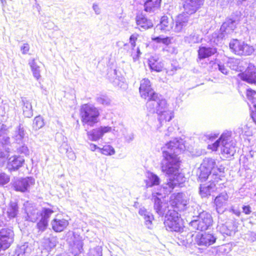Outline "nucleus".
Listing matches in <instances>:
<instances>
[{
  "mask_svg": "<svg viewBox=\"0 0 256 256\" xmlns=\"http://www.w3.org/2000/svg\"><path fill=\"white\" fill-rule=\"evenodd\" d=\"M183 144L177 140H170L166 144V150H162L163 162L161 164L162 171L169 176L180 174L181 160L174 152L182 149Z\"/></svg>",
  "mask_w": 256,
  "mask_h": 256,
  "instance_id": "1",
  "label": "nucleus"
},
{
  "mask_svg": "<svg viewBox=\"0 0 256 256\" xmlns=\"http://www.w3.org/2000/svg\"><path fill=\"white\" fill-rule=\"evenodd\" d=\"M184 12L178 16L176 20V32H181L187 25L188 18L186 15L194 14L204 4V0H182Z\"/></svg>",
  "mask_w": 256,
  "mask_h": 256,
  "instance_id": "2",
  "label": "nucleus"
},
{
  "mask_svg": "<svg viewBox=\"0 0 256 256\" xmlns=\"http://www.w3.org/2000/svg\"><path fill=\"white\" fill-rule=\"evenodd\" d=\"M79 117L83 126H93L99 122L98 108L89 103L82 104L79 108Z\"/></svg>",
  "mask_w": 256,
  "mask_h": 256,
  "instance_id": "3",
  "label": "nucleus"
},
{
  "mask_svg": "<svg viewBox=\"0 0 256 256\" xmlns=\"http://www.w3.org/2000/svg\"><path fill=\"white\" fill-rule=\"evenodd\" d=\"M138 91L140 97L146 100L150 108L152 104H156L162 99L160 95L154 90L152 82L148 78H144L140 81Z\"/></svg>",
  "mask_w": 256,
  "mask_h": 256,
  "instance_id": "4",
  "label": "nucleus"
},
{
  "mask_svg": "<svg viewBox=\"0 0 256 256\" xmlns=\"http://www.w3.org/2000/svg\"><path fill=\"white\" fill-rule=\"evenodd\" d=\"M164 225L167 230L172 232H182L184 228L180 215L172 210H169L166 215Z\"/></svg>",
  "mask_w": 256,
  "mask_h": 256,
  "instance_id": "5",
  "label": "nucleus"
},
{
  "mask_svg": "<svg viewBox=\"0 0 256 256\" xmlns=\"http://www.w3.org/2000/svg\"><path fill=\"white\" fill-rule=\"evenodd\" d=\"M151 108L156 110L161 124H166L174 118L173 112L168 109L167 102L163 98L156 104H152Z\"/></svg>",
  "mask_w": 256,
  "mask_h": 256,
  "instance_id": "6",
  "label": "nucleus"
},
{
  "mask_svg": "<svg viewBox=\"0 0 256 256\" xmlns=\"http://www.w3.org/2000/svg\"><path fill=\"white\" fill-rule=\"evenodd\" d=\"M229 48L232 53L238 56H249L254 51L253 47L236 38L229 43Z\"/></svg>",
  "mask_w": 256,
  "mask_h": 256,
  "instance_id": "7",
  "label": "nucleus"
},
{
  "mask_svg": "<svg viewBox=\"0 0 256 256\" xmlns=\"http://www.w3.org/2000/svg\"><path fill=\"white\" fill-rule=\"evenodd\" d=\"M51 207L43 208L40 212L36 213L37 216L35 220H38L36 226L38 232H43L47 228L48 220L55 212L54 206H51Z\"/></svg>",
  "mask_w": 256,
  "mask_h": 256,
  "instance_id": "8",
  "label": "nucleus"
},
{
  "mask_svg": "<svg viewBox=\"0 0 256 256\" xmlns=\"http://www.w3.org/2000/svg\"><path fill=\"white\" fill-rule=\"evenodd\" d=\"M14 232L9 228L0 230V252L8 249L14 241Z\"/></svg>",
  "mask_w": 256,
  "mask_h": 256,
  "instance_id": "9",
  "label": "nucleus"
},
{
  "mask_svg": "<svg viewBox=\"0 0 256 256\" xmlns=\"http://www.w3.org/2000/svg\"><path fill=\"white\" fill-rule=\"evenodd\" d=\"M240 21L238 16L235 18H228L222 23L220 28V37L223 38L226 35L233 33L237 28V24Z\"/></svg>",
  "mask_w": 256,
  "mask_h": 256,
  "instance_id": "10",
  "label": "nucleus"
},
{
  "mask_svg": "<svg viewBox=\"0 0 256 256\" xmlns=\"http://www.w3.org/2000/svg\"><path fill=\"white\" fill-rule=\"evenodd\" d=\"M226 137V140H222L220 146L222 154L226 158H230L235 154L236 144L231 140V135L230 133H224Z\"/></svg>",
  "mask_w": 256,
  "mask_h": 256,
  "instance_id": "11",
  "label": "nucleus"
},
{
  "mask_svg": "<svg viewBox=\"0 0 256 256\" xmlns=\"http://www.w3.org/2000/svg\"><path fill=\"white\" fill-rule=\"evenodd\" d=\"M170 202L174 210L177 212L184 210L187 205V200L182 192L173 194L170 198Z\"/></svg>",
  "mask_w": 256,
  "mask_h": 256,
  "instance_id": "12",
  "label": "nucleus"
},
{
  "mask_svg": "<svg viewBox=\"0 0 256 256\" xmlns=\"http://www.w3.org/2000/svg\"><path fill=\"white\" fill-rule=\"evenodd\" d=\"M236 71L240 72L238 76L242 80L250 84H256V68L254 66L250 65L244 71Z\"/></svg>",
  "mask_w": 256,
  "mask_h": 256,
  "instance_id": "13",
  "label": "nucleus"
},
{
  "mask_svg": "<svg viewBox=\"0 0 256 256\" xmlns=\"http://www.w3.org/2000/svg\"><path fill=\"white\" fill-rule=\"evenodd\" d=\"M214 164V160L212 158H207L204 160L199 168L198 178L200 180L204 181L208 179Z\"/></svg>",
  "mask_w": 256,
  "mask_h": 256,
  "instance_id": "14",
  "label": "nucleus"
},
{
  "mask_svg": "<svg viewBox=\"0 0 256 256\" xmlns=\"http://www.w3.org/2000/svg\"><path fill=\"white\" fill-rule=\"evenodd\" d=\"M212 224V217L208 214H202L198 220L192 222V224L196 226V230L201 231L207 230Z\"/></svg>",
  "mask_w": 256,
  "mask_h": 256,
  "instance_id": "15",
  "label": "nucleus"
},
{
  "mask_svg": "<svg viewBox=\"0 0 256 256\" xmlns=\"http://www.w3.org/2000/svg\"><path fill=\"white\" fill-rule=\"evenodd\" d=\"M34 184V180L28 177L16 179L12 184L14 190L17 192H24L28 190L30 186Z\"/></svg>",
  "mask_w": 256,
  "mask_h": 256,
  "instance_id": "16",
  "label": "nucleus"
},
{
  "mask_svg": "<svg viewBox=\"0 0 256 256\" xmlns=\"http://www.w3.org/2000/svg\"><path fill=\"white\" fill-rule=\"evenodd\" d=\"M112 130V128L110 126H100L92 130L88 131L87 136L89 140L92 141H97L102 138L103 136Z\"/></svg>",
  "mask_w": 256,
  "mask_h": 256,
  "instance_id": "17",
  "label": "nucleus"
},
{
  "mask_svg": "<svg viewBox=\"0 0 256 256\" xmlns=\"http://www.w3.org/2000/svg\"><path fill=\"white\" fill-rule=\"evenodd\" d=\"M216 238L208 233L198 234L195 238L196 243L200 246H208L216 242Z\"/></svg>",
  "mask_w": 256,
  "mask_h": 256,
  "instance_id": "18",
  "label": "nucleus"
},
{
  "mask_svg": "<svg viewBox=\"0 0 256 256\" xmlns=\"http://www.w3.org/2000/svg\"><path fill=\"white\" fill-rule=\"evenodd\" d=\"M52 228L56 232L64 231L69 225L68 220L66 218L56 217L51 222Z\"/></svg>",
  "mask_w": 256,
  "mask_h": 256,
  "instance_id": "19",
  "label": "nucleus"
},
{
  "mask_svg": "<svg viewBox=\"0 0 256 256\" xmlns=\"http://www.w3.org/2000/svg\"><path fill=\"white\" fill-rule=\"evenodd\" d=\"M246 94L248 100L253 104V108H250V117L256 124V91L250 88L246 90Z\"/></svg>",
  "mask_w": 256,
  "mask_h": 256,
  "instance_id": "20",
  "label": "nucleus"
},
{
  "mask_svg": "<svg viewBox=\"0 0 256 256\" xmlns=\"http://www.w3.org/2000/svg\"><path fill=\"white\" fill-rule=\"evenodd\" d=\"M217 52V50L216 48L200 46L198 50V59L202 60L214 56Z\"/></svg>",
  "mask_w": 256,
  "mask_h": 256,
  "instance_id": "21",
  "label": "nucleus"
},
{
  "mask_svg": "<svg viewBox=\"0 0 256 256\" xmlns=\"http://www.w3.org/2000/svg\"><path fill=\"white\" fill-rule=\"evenodd\" d=\"M24 163V160L20 156H13L8 162V166L11 171L16 170L22 167Z\"/></svg>",
  "mask_w": 256,
  "mask_h": 256,
  "instance_id": "22",
  "label": "nucleus"
},
{
  "mask_svg": "<svg viewBox=\"0 0 256 256\" xmlns=\"http://www.w3.org/2000/svg\"><path fill=\"white\" fill-rule=\"evenodd\" d=\"M136 24L138 28L141 30H146L152 28L154 26L152 22L142 14L136 16Z\"/></svg>",
  "mask_w": 256,
  "mask_h": 256,
  "instance_id": "23",
  "label": "nucleus"
},
{
  "mask_svg": "<svg viewBox=\"0 0 256 256\" xmlns=\"http://www.w3.org/2000/svg\"><path fill=\"white\" fill-rule=\"evenodd\" d=\"M228 196L226 192H222L216 196L214 200V203L217 211L224 208L227 205Z\"/></svg>",
  "mask_w": 256,
  "mask_h": 256,
  "instance_id": "24",
  "label": "nucleus"
},
{
  "mask_svg": "<svg viewBox=\"0 0 256 256\" xmlns=\"http://www.w3.org/2000/svg\"><path fill=\"white\" fill-rule=\"evenodd\" d=\"M18 202L10 201L6 208V214L9 220L13 219L18 216Z\"/></svg>",
  "mask_w": 256,
  "mask_h": 256,
  "instance_id": "25",
  "label": "nucleus"
},
{
  "mask_svg": "<svg viewBox=\"0 0 256 256\" xmlns=\"http://www.w3.org/2000/svg\"><path fill=\"white\" fill-rule=\"evenodd\" d=\"M212 168L211 172L212 176H214V182H218L220 180H222V178L224 176L225 168L222 165L218 166L214 160V164Z\"/></svg>",
  "mask_w": 256,
  "mask_h": 256,
  "instance_id": "26",
  "label": "nucleus"
},
{
  "mask_svg": "<svg viewBox=\"0 0 256 256\" xmlns=\"http://www.w3.org/2000/svg\"><path fill=\"white\" fill-rule=\"evenodd\" d=\"M162 0H146L144 2V10L146 12H154L158 9L161 4Z\"/></svg>",
  "mask_w": 256,
  "mask_h": 256,
  "instance_id": "27",
  "label": "nucleus"
},
{
  "mask_svg": "<svg viewBox=\"0 0 256 256\" xmlns=\"http://www.w3.org/2000/svg\"><path fill=\"white\" fill-rule=\"evenodd\" d=\"M148 66L152 70L156 72H162L164 68L162 62L159 60L158 58H156L154 56H151L149 58Z\"/></svg>",
  "mask_w": 256,
  "mask_h": 256,
  "instance_id": "28",
  "label": "nucleus"
},
{
  "mask_svg": "<svg viewBox=\"0 0 256 256\" xmlns=\"http://www.w3.org/2000/svg\"><path fill=\"white\" fill-rule=\"evenodd\" d=\"M216 190V184L214 183L208 186H200V194L202 198H208Z\"/></svg>",
  "mask_w": 256,
  "mask_h": 256,
  "instance_id": "29",
  "label": "nucleus"
},
{
  "mask_svg": "<svg viewBox=\"0 0 256 256\" xmlns=\"http://www.w3.org/2000/svg\"><path fill=\"white\" fill-rule=\"evenodd\" d=\"M146 184L147 188L152 187L159 184V178L154 174H150L146 180Z\"/></svg>",
  "mask_w": 256,
  "mask_h": 256,
  "instance_id": "30",
  "label": "nucleus"
},
{
  "mask_svg": "<svg viewBox=\"0 0 256 256\" xmlns=\"http://www.w3.org/2000/svg\"><path fill=\"white\" fill-rule=\"evenodd\" d=\"M22 109L23 114L26 117L30 118L32 116V106L30 102L28 100L24 101Z\"/></svg>",
  "mask_w": 256,
  "mask_h": 256,
  "instance_id": "31",
  "label": "nucleus"
},
{
  "mask_svg": "<svg viewBox=\"0 0 256 256\" xmlns=\"http://www.w3.org/2000/svg\"><path fill=\"white\" fill-rule=\"evenodd\" d=\"M45 124L44 120L40 116H36L32 122V126L34 130L42 128Z\"/></svg>",
  "mask_w": 256,
  "mask_h": 256,
  "instance_id": "32",
  "label": "nucleus"
},
{
  "mask_svg": "<svg viewBox=\"0 0 256 256\" xmlns=\"http://www.w3.org/2000/svg\"><path fill=\"white\" fill-rule=\"evenodd\" d=\"M29 65L32 72L33 76L36 80L40 78V67L37 65L35 59H32L29 62Z\"/></svg>",
  "mask_w": 256,
  "mask_h": 256,
  "instance_id": "33",
  "label": "nucleus"
},
{
  "mask_svg": "<svg viewBox=\"0 0 256 256\" xmlns=\"http://www.w3.org/2000/svg\"><path fill=\"white\" fill-rule=\"evenodd\" d=\"M170 26L168 17L164 16H162L159 24L160 29L162 31L166 32L170 30Z\"/></svg>",
  "mask_w": 256,
  "mask_h": 256,
  "instance_id": "34",
  "label": "nucleus"
},
{
  "mask_svg": "<svg viewBox=\"0 0 256 256\" xmlns=\"http://www.w3.org/2000/svg\"><path fill=\"white\" fill-rule=\"evenodd\" d=\"M226 137L224 134V133H222L219 138L217 140L214 142L213 144H208V149L210 150L212 152H216L218 150V148L220 146V143L222 144V140H226Z\"/></svg>",
  "mask_w": 256,
  "mask_h": 256,
  "instance_id": "35",
  "label": "nucleus"
},
{
  "mask_svg": "<svg viewBox=\"0 0 256 256\" xmlns=\"http://www.w3.org/2000/svg\"><path fill=\"white\" fill-rule=\"evenodd\" d=\"M152 41L156 42L157 43H162L164 45L168 46L172 44V37L166 36L164 38H160V36H156L152 38Z\"/></svg>",
  "mask_w": 256,
  "mask_h": 256,
  "instance_id": "36",
  "label": "nucleus"
},
{
  "mask_svg": "<svg viewBox=\"0 0 256 256\" xmlns=\"http://www.w3.org/2000/svg\"><path fill=\"white\" fill-rule=\"evenodd\" d=\"M102 154L109 156L114 154L115 152L114 148L110 145H106L102 148H100Z\"/></svg>",
  "mask_w": 256,
  "mask_h": 256,
  "instance_id": "37",
  "label": "nucleus"
},
{
  "mask_svg": "<svg viewBox=\"0 0 256 256\" xmlns=\"http://www.w3.org/2000/svg\"><path fill=\"white\" fill-rule=\"evenodd\" d=\"M140 54L141 52L138 48H132V51L130 52V56L134 61H136L139 59Z\"/></svg>",
  "mask_w": 256,
  "mask_h": 256,
  "instance_id": "38",
  "label": "nucleus"
},
{
  "mask_svg": "<svg viewBox=\"0 0 256 256\" xmlns=\"http://www.w3.org/2000/svg\"><path fill=\"white\" fill-rule=\"evenodd\" d=\"M10 180V176L4 172L0 173V186L8 184Z\"/></svg>",
  "mask_w": 256,
  "mask_h": 256,
  "instance_id": "39",
  "label": "nucleus"
},
{
  "mask_svg": "<svg viewBox=\"0 0 256 256\" xmlns=\"http://www.w3.org/2000/svg\"><path fill=\"white\" fill-rule=\"evenodd\" d=\"M162 202L158 198H156L154 204V208L156 212L158 214L162 213Z\"/></svg>",
  "mask_w": 256,
  "mask_h": 256,
  "instance_id": "40",
  "label": "nucleus"
},
{
  "mask_svg": "<svg viewBox=\"0 0 256 256\" xmlns=\"http://www.w3.org/2000/svg\"><path fill=\"white\" fill-rule=\"evenodd\" d=\"M138 37L139 34L136 33L133 34L130 36L129 38V42L132 48L136 47V42L137 41Z\"/></svg>",
  "mask_w": 256,
  "mask_h": 256,
  "instance_id": "41",
  "label": "nucleus"
},
{
  "mask_svg": "<svg viewBox=\"0 0 256 256\" xmlns=\"http://www.w3.org/2000/svg\"><path fill=\"white\" fill-rule=\"evenodd\" d=\"M242 210V212L246 215L250 214L252 212L251 207L249 205L243 206Z\"/></svg>",
  "mask_w": 256,
  "mask_h": 256,
  "instance_id": "42",
  "label": "nucleus"
},
{
  "mask_svg": "<svg viewBox=\"0 0 256 256\" xmlns=\"http://www.w3.org/2000/svg\"><path fill=\"white\" fill-rule=\"evenodd\" d=\"M22 53L23 54H26L30 50V46L28 44H24L20 48Z\"/></svg>",
  "mask_w": 256,
  "mask_h": 256,
  "instance_id": "43",
  "label": "nucleus"
},
{
  "mask_svg": "<svg viewBox=\"0 0 256 256\" xmlns=\"http://www.w3.org/2000/svg\"><path fill=\"white\" fill-rule=\"evenodd\" d=\"M98 148L97 146L94 144H90V149L92 151H94L96 149H98Z\"/></svg>",
  "mask_w": 256,
  "mask_h": 256,
  "instance_id": "44",
  "label": "nucleus"
},
{
  "mask_svg": "<svg viewBox=\"0 0 256 256\" xmlns=\"http://www.w3.org/2000/svg\"><path fill=\"white\" fill-rule=\"evenodd\" d=\"M232 212L233 214H234L237 216H240L241 215V212L239 210H232Z\"/></svg>",
  "mask_w": 256,
  "mask_h": 256,
  "instance_id": "45",
  "label": "nucleus"
},
{
  "mask_svg": "<svg viewBox=\"0 0 256 256\" xmlns=\"http://www.w3.org/2000/svg\"><path fill=\"white\" fill-rule=\"evenodd\" d=\"M167 184L168 186L170 188H173L176 186L175 184H172L171 182H168Z\"/></svg>",
  "mask_w": 256,
  "mask_h": 256,
  "instance_id": "46",
  "label": "nucleus"
},
{
  "mask_svg": "<svg viewBox=\"0 0 256 256\" xmlns=\"http://www.w3.org/2000/svg\"><path fill=\"white\" fill-rule=\"evenodd\" d=\"M247 0H237V3L238 4H241L243 2L246 1Z\"/></svg>",
  "mask_w": 256,
  "mask_h": 256,
  "instance_id": "47",
  "label": "nucleus"
},
{
  "mask_svg": "<svg viewBox=\"0 0 256 256\" xmlns=\"http://www.w3.org/2000/svg\"><path fill=\"white\" fill-rule=\"evenodd\" d=\"M1 214H0V227L2 226L4 224L3 221L1 220Z\"/></svg>",
  "mask_w": 256,
  "mask_h": 256,
  "instance_id": "48",
  "label": "nucleus"
},
{
  "mask_svg": "<svg viewBox=\"0 0 256 256\" xmlns=\"http://www.w3.org/2000/svg\"><path fill=\"white\" fill-rule=\"evenodd\" d=\"M4 157V155L3 154L2 152H0V158H2Z\"/></svg>",
  "mask_w": 256,
  "mask_h": 256,
  "instance_id": "49",
  "label": "nucleus"
},
{
  "mask_svg": "<svg viewBox=\"0 0 256 256\" xmlns=\"http://www.w3.org/2000/svg\"><path fill=\"white\" fill-rule=\"evenodd\" d=\"M100 256H102V254L100 255Z\"/></svg>",
  "mask_w": 256,
  "mask_h": 256,
  "instance_id": "50",
  "label": "nucleus"
}]
</instances>
